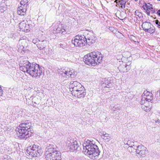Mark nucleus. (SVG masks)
I'll return each mask as SVG.
<instances>
[{
	"label": "nucleus",
	"mask_w": 160,
	"mask_h": 160,
	"mask_svg": "<svg viewBox=\"0 0 160 160\" xmlns=\"http://www.w3.org/2000/svg\"><path fill=\"white\" fill-rule=\"evenodd\" d=\"M32 149H31L30 148H28L26 152L27 153L29 154V155H31V152H32Z\"/></svg>",
	"instance_id": "35"
},
{
	"label": "nucleus",
	"mask_w": 160,
	"mask_h": 160,
	"mask_svg": "<svg viewBox=\"0 0 160 160\" xmlns=\"http://www.w3.org/2000/svg\"><path fill=\"white\" fill-rule=\"evenodd\" d=\"M72 42L76 47H82L87 43L84 35L83 36H76L72 40Z\"/></svg>",
	"instance_id": "6"
},
{
	"label": "nucleus",
	"mask_w": 160,
	"mask_h": 160,
	"mask_svg": "<svg viewBox=\"0 0 160 160\" xmlns=\"http://www.w3.org/2000/svg\"><path fill=\"white\" fill-rule=\"evenodd\" d=\"M158 1H160V0H157Z\"/></svg>",
	"instance_id": "51"
},
{
	"label": "nucleus",
	"mask_w": 160,
	"mask_h": 160,
	"mask_svg": "<svg viewBox=\"0 0 160 160\" xmlns=\"http://www.w3.org/2000/svg\"><path fill=\"white\" fill-rule=\"evenodd\" d=\"M140 13L138 11H136L135 12V15L139 16L140 15Z\"/></svg>",
	"instance_id": "40"
},
{
	"label": "nucleus",
	"mask_w": 160,
	"mask_h": 160,
	"mask_svg": "<svg viewBox=\"0 0 160 160\" xmlns=\"http://www.w3.org/2000/svg\"><path fill=\"white\" fill-rule=\"evenodd\" d=\"M69 86L70 88H72V92H74L79 89H82L81 88L84 87L80 83L77 81H73L71 82Z\"/></svg>",
	"instance_id": "11"
},
{
	"label": "nucleus",
	"mask_w": 160,
	"mask_h": 160,
	"mask_svg": "<svg viewBox=\"0 0 160 160\" xmlns=\"http://www.w3.org/2000/svg\"><path fill=\"white\" fill-rule=\"evenodd\" d=\"M48 43V42L46 40L39 41L36 45L39 49L42 50L46 47Z\"/></svg>",
	"instance_id": "16"
},
{
	"label": "nucleus",
	"mask_w": 160,
	"mask_h": 160,
	"mask_svg": "<svg viewBox=\"0 0 160 160\" xmlns=\"http://www.w3.org/2000/svg\"><path fill=\"white\" fill-rule=\"evenodd\" d=\"M84 36L86 42L89 45H90L91 44L94 43L96 39V38L94 36L92 31H86Z\"/></svg>",
	"instance_id": "7"
},
{
	"label": "nucleus",
	"mask_w": 160,
	"mask_h": 160,
	"mask_svg": "<svg viewBox=\"0 0 160 160\" xmlns=\"http://www.w3.org/2000/svg\"><path fill=\"white\" fill-rule=\"evenodd\" d=\"M131 143V142L130 141H128V145H130V147H132V146H134V142H131V144H130V143Z\"/></svg>",
	"instance_id": "36"
},
{
	"label": "nucleus",
	"mask_w": 160,
	"mask_h": 160,
	"mask_svg": "<svg viewBox=\"0 0 160 160\" xmlns=\"http://www.w3.org/2000/svg\"><path fill=\"white\" fill-rule=\"evenodd\" d=\"M119 109V107H118L117 105L115 106V107L113 109V111H116Z\"/></svg>",
	"instance_id": "38"
},
{
	"label": "nucleus",
	"mask_w": 160,
	"mask_h": 160,
	"mask_svg": "<svg viewBox=\"0 0 160 160\" xmlns=\"http://www.w3.org/2000/svg\"><path fill=\"white\" fill-rule=\"evenodd\" d=\"M31 155L34 157H36L40 155V152H38V149L32 150Z\"/></svg>",
	"instance_id": "24"
},
{
	"label": "nucleus",
	"mask_w": 160,
	"mask_h": 160,
	"mask_svg": "<svg viewBox=\"0 0 160 160\" xmlns=\"http://www.w3.org/2000/svg\"><path fill=\"white\" fill-rule=\"evenodd\" d=\"M130 39H131L132 41L134 42H137V41L135 40L136 38L133 35H131L129 37Z\"/></svg>",
	"instance_id": "33"
},
{
	"label": "nucleus",
	"mask_w": 160,
	"mask_h": 160,
	"mask_svg": "<svg viewBox=\"0 0 160 160\" xmlns=\"http://www.w3.org/2000/svg\"><path fill=\"white\" fill-rule=\"evenodd\" d=\"M126 2V1L124 0H120L119 1V3L121 5V8H125V4Z\"/></svg>",
	"instance_id": "29"
},
{
	"label": "nucleus",
	"mask_w": 160,
	"mask_h": 160,
	"mask_svg": "<svg viewBox=\"0 0 160 160\" xmlns=\"http://www.w3.org/2000/svg\"><path fill=\"white\" fill-rule=\"evenodd\" d=\"M143 97H144L146 99V101L150 102L153 99V97L152 93L147 91H145L143 94Z\"/></svg>",
	"instance_id": "15"
},
{
	"label": "nucleus",
	"mask_w": 160,
	"mask_h": 160,
	"mask_svg": "<svg viewBox=\"0 0 160 160\" xmlns=\"http://www.w3.org/2000/svg\"><path fill=\"white\" fill-rule=\"evenodd\" d=\"M81 88L82 89H79L74 92H72V94H74L75 97L78 98L84 97L86 94V90L84 87H82Z\"/></svg>",
	"instance_id": "12"
},
{
	"label": "nucleus",
	"mask_w": 160,
	"mask_h": 160,
	"mask_svg": "<svg viewBox=\"0 0 160 160\" xmlns=\"http://www.w3.org/2000/svg\"><path fill=\"white\" fill-rule=\"evenodd\" d=\"M66 145L71 150L74 151L77 150H78L79 145L77 141L76 140L70 138L68 139L66 142Z\"/></svg>",
	"instance_id": "8"
},
{
	"label": "nucleus",
	"mask_w": 160,
	"mask_h": 160,
	"mask_svg": "<svg viewBox=\"0 0 160 160\" xmlns=\"http://www.w3.org/2000/svg\"><path fill=\"white\" fill-rule=\"evenodd\" d=\"M38 148L39 147L38 146H37L36 145L34 144L32 148H30L32 150H34L36 149H38Z\"/></svg>",
	"instance_id": "32"
},
{
	"label": "nucleus",
	"mask_w": 160,
	"mask_h": 160,
	"mask_svg": "<svg viewBox=\"0 0 160 160\" xmlns=\"http://www.w3.org/2000/svg\"><path fill=\"white\" fill-rule=\"evenodd\" d=\"M19 65L21 70L29 74L32 77L39 78L42 73V68L36 63H31L28 61L24 60L21 61Z\"/></svg>",
	"instance_id": "1"
},
{
	"label": "nucleus",
	"mask_w": 160,
	"mask_h": 160,
	"mask_svg": "<svg viewBox=\"0 0 160 160\" xmlns=\"http://www.w3.org/2000/svg\"><path fill=\"white\" fill-rule=\"evenodd\" d=\"M26 41L24 39H21L19 40L17 47L18 48V51L21 53H22V52H25L26 51V49L27 46H25L23 44L26 43Z\"/></svg>",
	"instance_id": "13"
},
{
	"label": "nucleus",
	"mask_w": 160,
	"mask_h": 160,
	"mask_svg": "<svg viewBox=\"0 0 160 160\" xmlns=\"http://www.w3.org/2000/svg\"><path fill=\"white\" fill-rule=\"evenodd\" d=\"M59 45H60V47L62 48H63L64 47H65V46L63 47V45L62 44H59Z\"/></svg>",
	"instance_id": "46"
},
{
	"label": "nucleus",
	"mask_w": 160,
	"mask_h": 160,
	"mask_svg": "<svg viewBox=\"0 0 160 160\" xmlns=\"http://www.w3.org/2000/svg\"><path fill=\"white\" fill-rule=\"evenodd\" d=\"M118 68L120 72H128V69L129 70L130 69V67L127 64L125 65H121L118 67Z\"/></svg>",
	"instance_id": "19"
},
{
	"label": "nucleus",
	"mask_w": 160,
	"mask_h": 160,
	"mask_svg": "<svg viewBox=\"0 0 160 160\" xmlns=\"http://www.w3.org/2000/svg\"><path fill=\"white\" fill-rule=\"evenodd\" d=\"M46 160H61V153L58 152L57 154L50 153V154H45Z\"/></svg>",
	"instance_id": "10"
},
{
	"label": "nucleus",
	"mask_w": 160,
	"mask_h": 160,
	"mask_svg": "<svg viewBox=\"0 0 160 160\" xmlns=\"http://www.w3.org/2000/svg\"><path fill=\"white\" fill-rule=\"evenodd\" d=\"M142 7L144 10H146L147 8L145 7H144V5H143Z\"/></svg>",
	"instance_id": "47"
},
{
	"label": "nucleus",
	"mask_w": 160,
	"mask_h": 160,
	"mask_svg": "<svg viewBox=\"0 0 160 160\" xmlns=\"http://www.w3.org/2000/svg\"><path fill=\"white\" fill-rule=\"evenodd\" d=\"M144 5V7H145L146 8L148 7L149 6L146 3V2H144V5Z\"/></svg>",
	"instance_id": "42"
},
{
	"label": "nucleus",
	"mask_w": 160,
	"mask_h": 160,
	"mask_svg": "<svg viewBox=\"0 0 160 160\" xmlns=\"http://www.w3.org/2000/svg\"><path fill=\"white\" fill-rule=\"evenodd\" d=\"M152 25L150 22H145L142 23V27L146 32H147V31H148V29L149 27L152 26Z\"/></svg>",
	"instance_id": "18"
},
{
	"label": "nucleus",
	"mask_w": 160,
	"mask_h": 160,
	"mask_svg": "<svg viewBox=\"0 0 160 160\" xmlns=\"http://www.w3.org/2000/svg\"><path fill=\"white\" fill-rule=\"evenodd\" d=\"M145 101H146V99L144 97H143V96L142 95V98L140 102L141 104L142 105H143V104L144 103H145Z\"/></svg>",
	"instance_id": "30"
},
{
	"label": "nucleus",
	"mask_w": 160,
	"mask_h": 160,
	"mask_svg": "<svg viewBox=\"0 0 160 160\" xmlns=\"http://www.w3.org/2000/svg\"><path fill=\"white\" fill-rule=\"evenodd\" d=\"M146 149H144L142 151H140V152H136V153L141 158L144 157L145 156V151Z\"/></svg>",
	"instance_id": "26"
},
{
	"label": "nucleus",
	"mask_w": 160,
	"mask_h": 160,
	"mask_svg": "<svg viewBox=\"0 0 160 160\" xmlns=\"http://www.w3.org/2000/svg\"><path fill=\"white\" fill-rule=\"evenodd\" d=\"M83 152L85 154L92 155L95 157L98 156L100 152L98 147L95 144L93 141L87 140L86 143L83 144Z\"/></svg>",
	"instance_id": "2"
},
{
	"label": "nucleus",
	"mask_w": 160,
	"mask_h": 160,
	"mask_svg": "<svg viewBox=\"0 0 160 160\" xmlns=\"http://www.w3.org/2000/svg\"><path fill=\"white\" fill-rule=\"evenodd\" d=\"M58 72L62 77L65 78H74L77 74V72L72 68H62L59 69Z\"/></svg>",
	"instance_id": "5"
},
{
	"label": "nucleus",
	"mask_w": 160,
	"mask_h": 160,
	"mask_svg": "<svg viewBox=\"0 0 160 160\" xmlns=\"http://www.w3.org/2000/svg\"><path fill=\"white\" fill-rule=\"evenodd\" d=\"M3 90L2 89L1 87L0 86V96H2L3 93Z\"/></svg>",
	"instance_id": "39"
},
{
	"label": "nucleus",
	"mask_w": 160,
	"mask_h": 160,
	"mask_svg": "<svg viewBox=\"0 0 160 160\" xmlns=\"http://www.w3.org/2000/svg\"><path fill=\"white\" fill-rule=\"evenodd\" d=\"M32 42L34 44H36L37 43L36 40H33L32 41Z\"/></svg>",
	"instance_id": "45"
},
{
	"label": "nucleus",
	"mask_w": 160,
	"mask_h": 160,
	"mask_svg": "<svg viewBox=\"0 0 160 160\" xmlns=\"http://www.w3.org/2000/svg\"><path fill=\"white\" fill-rule=\"evenodd\" d=\"M136 152H140V151H142L144 149H146V148L143 145H138L137 146Z\"/></svg>",
	"instance_id": "27"
},
{
	"label": "nucleus",
	"mask_w": 160,
	"mask_h": 160,
	"mask_svg": "<svg viewBox=\"0 0 160 160\" xmlns=\"http://www.w3.org/2000/svg\"><path fill=\"white\" fill-rule=\"evenodd\" d=\"M27 9L26 8H23L22 6H20L18 8L17 13L19 15L24 16L25 14Z\"/></svg>",
	"instance_id": "17"
},
{
	"label": "nucleus",
	"mask_w": 160,
	"mask_h": 160,
	"mask_svg": "<svg viewBox=\"0 0 160 160\" xmlns=\"http://www.w3.org/2000/svg\"><path fill=\"white\" fill-rule=\"evenodd\" d=\"M102 87L109 88L110 87V82L108 81L107 79L104 78L102 81Z\"/></svg>",
	"instance_id": "20"
},
{
	"label": "nucleus",
	"mask_w": 160,
	"mask_h": 160,
	"mask_svg": "<svg viewBox=\"0 0 160 160\" xmlns=\"http://www.w3.org/2000/svg\"><path fill=\"white\" fill-rule=\"evenodd\" d=\"M155 31V28L153 25H152V26L149 27L148 29V31H147V32H149L151 34H152Z\"/></svg>",
	"instance_id": "28"
},
{
	"label": "nucleus",
	"mask_w": 160,
	"mask_h": 160,
	"mask_svg": "<svg viewBox=\"0 0 160 160\" xmlns=\"http://www.w3.org/2000/svg\"><path fill=\"white\" fill-rule=\"evenodd\" d=\"M156 24L158 25L159 28H160V22L158 20L155 21Z\"/></svg>",
	"instance_id": "37"
},
{
	"label": "nucleus",
	"mask_w": 160,
	"mask_h": 160,
	"mask_svg": "<svg viewBox=\"0 0 160 160\" xmlns=\"http://www.w3.org/2000/svg\"><path fill=\"white\" fill-rule=\"evenodd\" d=\"M109 29L113 33H115L116 32V30L113 27H110L109 28Z\"/></svg>",
	"instance_id": "31"
},
{
	"label": "nucleus",
	"mask_w": 160,
	"mask_h": 160,
	"mask_svg": "<svg viewBox=\"0 0 160 160\" xmlns=\"http://www.w3.org/2000/svg\"><path fill=\"white\" fill-rule=\"evenodd\" d=\"M101 136L103 139L106 140L107 141H109L110 140V136L108 134L105 132H103L102 133Z\"/></svg>",
	"instance_id": "23"
},
{
	"label": "nucleus",
	"mask_w": 160,
	"mask_h": 160,
	"mask_svg": "<svg viewBox=\"0 0 160 160\" xmlns=\"http://www.w3.org/2000/svg\"><path fill=\"white\" fill-rule=\"evenodd\" d=\"M42 151L41 150H38V152H40V154L42 153Z\"/></svg>",
	"instance_id": "48"
},
{
	"label": "nucleus",
	"mask_w": 160,
	"mask_h": 160,
	"mask_svg": "<svg viewBox=\"0 0 160 160\" xmlns=\"http://www.w3.org/2000/svg\"><path fill=\"white\" fill-rule=\"evenodd\" d=\"M148 4L150 5V6H148V7L146 8V10L147 11H151L153 9V8L151 7L152 5L150 4L149 3H148Z\"/></svg>",
	"instance_id": "34"
},
{
	"label": "nucleus",
	"mask_w": 160,
	"mask_h": 160,
	"mask_svg": "<svg viewBox=\"0 0 160 160\" xmlns=\"http://www.w3.org/2000/svg\"><path fill=\"white\" fill-rule=\"evenodd\" d=\"M31 127V123L28 121L20 124L15 130L17 136L21 139H24L27 136L29 137Z\"/></svg>",
	"instance_id": "3"
},
{
	"label": "nucleus",
	"mask_w": 160,
	"mask_h": 160,
	"mask_svg": "<svg viewBox=\"0 0 160 160\" xmlns=\"http://www.w3.org/2000/svg\"><path fill=\"white\" fill-rule=\"evenodd\" d=\"M157 14L160 17V10H159L157 12Z\"/></svg>",
	"instance_id": "43"
},
{
	"label": "nucleus",
	"mask_w": 160,
	"mask_h": 160,
	"mask_svg": "<svg viewBox=\"0 0 160 160\" xmlns=\"http://www.w3.org/2000/svg\"><path fill=\"white\" fill-rule=\"evenodd\" d=\"M20 6H22L23 8H27L28 6V0H22L20 2Z\"/></svg>",
	"instance_id": "25"
},
{
	"label": "nucleus",
	"mask_w": 160,
	"mask_h": 160,
	"mask_svg": "<svg viewBox=\"0 0 160 160\" xmlns=\"http://www.w3.org/2000/svg\"><path fill=\"white\" fill-rule=\"evenodd\" d=\"M19 27L21 31L27 32L29 31V25L27 24L24 21L19 23Z\"/></svg>",
	"instance_id": "14"
},
{
	"label": "nucleus",
	"mask_w": 160,
	"mask_h": 160,
	"mask_svg": "<svg viewBox=\"0 0 160 160\" xmlns=\"http://www.w3.org/2000/svg\"><path fill=\"white\" fill-rule=\"evenodd\" d=\"M135 1H138V0H134Z\"/></svg>",
	"instance_id": "50"
},
{
	"label": "nucleus",
	"mask_w": 160,
	"mask_h": 160,
	"mask_svg": "<svg viewBox=\"0 0 160 160\" xmlns=\"http://www.w3.org/2000/svg\"><path fill=\"white\" fill-rule=\"evenodd\" d=\"M146 12H147V14L148 15H150V12L149 11H147L146 10Z\"/></svg>",
	"instance_id": "44"
},
{
	"label": "nucleus",
	"mask_w": 160,
	"mask_h": 160,
	"mask_svg": "<svg viewBox=\"0 0 160 160\" xmlns=\"http://www.w3.org/2000/svg\"><path fill=\"white\" fill-rule=\"evenodd\" d=\"M152 106V104L151 103H150L148 106L147 105H142L141 107V108L146 112H148L150 111Z\"/></svg>",
	"instance_id": "22"
},
{
	"label": "nucleus",
	"mask_w": 160,
	"mask_h": 160,
	"mask_svg": "<svg viewBox=\"0 0 160 160\" xmlns=\"http://www.w3.org/2000/svg\"><path fill=\"white\" fill-rule=\"evenodd\" d=\"M53 33H61L64 34L65 33V30L64 28L62 27V26L58 27L56 30L53 31Z\"/></svg>",
	"instance_id": "21"
},
{
	"label": "nucleus",
	"mask_w": 160,
	"mask_h": 160,
	"mask_svg": "<svg viewBox=\"0 0 160 160\" xmlns=\"http://www.w3.org/2000/svg\"><path fill=\"white\" fill-rule=\"evenodd\" d=\"M46 151L45 154H53V153L55 154H57L58 152H60L57 150L56 146L52 144H50L48 146L46 149Z\"/></svg>",
	"instance_id": "9"
},
{
	"label": "nucleus",
	"mask_w": 160,
	"mask_h": 160,
	"mask_svg": "<svg viewBox=\"0 0 160 160\" xmlns=\"http://www.w3.org/2000/svg\"><path fill=\"white\" fill-rule=\"evenodd\" d=\"M102 60V56H98L96 52H92L85 55L83 58L84 62L88 65L95 66Z\"/></svg>",
	"instance_id": "4"
},
{
	"label": "nucleus",
	"mask_w": 160,
	"mask_h": 160,
	"mask_svg": "<svg viewBox=\"0 0 160 160\" xmlns=\"http://www.w3.org/2000/svg\"><path fill=\"white\" fill-rule=\"evenodd\" d=\"M126 18V17H125L124 19H121V18H120V19L121 20H123V19H125Z\"/></svg>",
	"instance_id": "49"
},
{
	"label": "nucleus",
	"mask_w": 160,
	"mask_h": 160,
	"mask_svg": "<svg viewBox=\"0 0 160 160\" xmlns=\"http://www.w3.org/2000/svg\"><path fill=\"white\" fill-rule=\"evenodd\" d=\"M115 105H114V104H112L110 106V109L113 111V109H114V107H115Z\"/></svg>",
	"instance_id": "41"
}]
</instances>
